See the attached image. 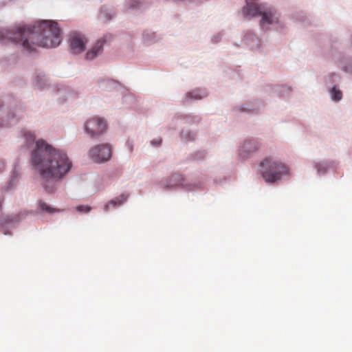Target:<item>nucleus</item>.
Masks as SVG:
<instances>
[{
    "label": "nucleus",
    "instance_id": "obj_9",
    "mask_svg": "<svg viewBox=\"0 0 352 352\" xmlns=\"http://www.w3.org/2000/svg\"><path fill=\"white\" fill-rule=\"evenodd\" d=\"M106 42L105 38H102L96 41L92 47L86 53V58L92 60L96 58L102 50L104 43Z\"/></svg>",
    "mask_w": 352,
    "mask_h": 352
},
{
    "label": "nucleus",
    "instance_id": "obj_14",
    "mask_svg": "<svg viewBox=\"0 0 352 352\" xmlns=\"http://www.w3.org/2000/svg\"><path fill=\"white\" fill-rule=\"evenodd\" d=\"M331 98L335 101H339L342 99V92L337 89L336 87H333L331 91Z\"/></svg>",
    "mask_w": 352,
    "mask_h": 352
},
{
    "label": "nucleus",
    "instance_id": "obj_1",
    "mask_svg": "<svg viewBox=\"0 0 352 352\" xmlns=\"http://www.w3.org/2000/svg\"><path fill=\"white\" fill-rule=\"evenodd\" d=\"M0 41L19 44L26 51L32 52L35 47L58 46L61 41V32L56 22L41 21L33 26L19 25L10 30H0Z\"/></svg>",
    "mask_w": 352,
    "mask_h": 352
},
{
    "label": "nucleus",
    "instance_id": "obj_4",
    "mask_svg": "<svg viewBox=\"0 0 352 352\" xmlns=\"http://www.w3.org/2000/svg\"><path fill=\"white\" fill-rule=\"evenodd\" d=\"M243 12L246 16H261L260 25L263 29H267L274 21L275 12L271 9L265 8L264 5L259 4L257 0H246V6Z\"/></svg>",
    "mask_w": 352,
    "mask_h": 352
},
{
    "label": "nucleus",
    "instance_id": "obj_2",
    "mask_svg": "<svg viewBox=\"0 0 352 352\" xmlns=\"http://www.w3.org/2000/svg\"><path fill=\"white\" fill-rule=\"evenodd\" d=\"M31 160L41 179L47 182L63 179L72 168V162L65 152L53 148L43 140L36 142Z\"/></svg>",
    "mask_w": 352,
    "mask_h": 352
},
{
    "label": "nucleus",
    "instance_id": "obj_21",
    "mask_svg": "<svg viewBox=\"0 0 352 352\" xmlns=\"http://www.w3.org/2000/svg\"><path fill=\"white\" fill-rule=\"evenodd\" d=\"M14 177H12V179H11V182H13V181H14Z\"/></svg>",
    "mask_w": 352,
    "mask_h": 352
},
{
    "label": "nucleus",
    "instance_id": "obj_7",
    "mask_svg": "<svg viewBox=\"0 0 352 352\" xmlns=\"http://www.w3.org/2000/svg\"><path fill=\"white\" fill-rule=\"evenodd\" d=\"M87 39L84 34L79 32H72L69 36V47L73 54H80L85 49Z\"/></svg>",
    "mask_w": 352,
    "mask_h": 352
},
{
    "label": "nucleus",
    "instance_id": "obj_6",
    "mask_svg": "<svg viewBox=\"0 0 352 352\" xmlns=\"http://www.w3.org/2000/svg\"><path fill=\"white\" fill-rule=\"evenodd\" d=\"M89 153L90 157L94 162L101 163L110 159L111 150L108 144H102L92 148Z\"/></svg>",
    "mask_w": 352,
    "mask_h": 352
},
{
    "label": "nucleus",
    "instance_id": "obj_18",
    "mask_svg": "<svg viewBox=\"0 0 352 352\" xmlns=\"http://www.w3.org/2000/svg\"><path fill=\"white\" fill-rule=\"evenodd\" d=\"M162 141V139H161V138H157V139H155V140H152L151 144H152L153 145H155V146H159V145H160V144H161Z\"/></svg>",
    "mask_w": 352,
    "mask_h": 352
},
{
    "label": "nucleus",
    "instance_id": "obj_20",
    "mask_svg": "<svg viewBox=\"0 0 352 352\" xmlns=\"http://www.w3.org/2000/svg\"><path fill=\"white\" fill-rule=\"evenodd\" d=\"M109 82L111 85H114L116 84V83H115V82H114V81H113V80H110Z\"/></svg>",
    "mask_w": 352,
    "mask_h": 352
},
{
    "label": "nucleus",
    "instance_id": "obj_17",
    "mask_svg": "<svg viewBox=\"0 0 352 352\" xmlns=\"http://www.w3.org/2000/svg\"><path fill=\"white\" fill-rule=\"evenodd\" d=\"M127 4L129 8H133L138 6L139 1L138 0H128Z\"/></svg>",
    "mask_w": 352,
    "mask_h": 352
},
{
    "label": "nucleus",
    "instance_id": "obj_8",
    "mask_svg": "<svg viewBox=\"0 0 352 352\" xmlns=\"http://www.w3.org/2000/svg\"><path fill=\"white\" fill-rule=\"evenodd\" d=\"M259 146L260 144L256 140H248L241 146L239 153L243 157H245L248 155L257 151Z\"/></svg>",
    "mask_w": 352,
    "mask_h": 352
},
{
    "label": "nucleus",
    "instance_id": "obj_15",
    "mask_svg": "<svg viewBox=\"0 0 352 352\" xmlns=\"http://www.w3.org/2000/svg\"><path fill=\"white\" fill-rule=\"evenodd\" d=\"M76 210L80 213L82 212H85V213H88L91 211V206H87V205H80V206H78L76 208Z\"/></svg>",
    "mask_w": 352,
    "mask_h": 352
},
{
    "label": "nucleus",
    "instance_id": "obj_19",
    "mask_svg": "<svg viewBox=\"0 0 352 352\" xmlns=\"http://www.w3.org/2000/svg\"><path fill=\"white\" fill-rule=\"evenodd\" d=\"M4 165L2 162H0V171L3 169Z\"/></svg>",
    "mask_w": 352,
    "mask_h": 352
},
{
    "label": "nucleus",
    "instance_id": "obj_3",
    "mask_svg": "<svg viewBox=\"0 0 352 352\" xmlns=\"http://www.w3.org/2000/svg\"><path fill=\"white\" fill-rule=\"evenodd\" d=\"M260 166L261 174L267 183H275L289 173L287 167L283 163L270 157L263 159Z\"/></svg>",
    "mask_w": 352,
    "mask_h": 352
},
{
    "label": "nucleus",
    "instance_id": "obj_10",
    "mask_svg": "<svg viewBox=\"0 0 352 352\" xmlns=\"http://www.w3.org/2000/svg\"><path fill=\"white\" fill-rule=\"evenodd\" d=\"M183 177L179 174H173L169 179V182H167L166 184V187L172 188L177 186L183 185Z\"/></svg>",
    "mask_w": 352,
    "mask_h": 352
},
{
    "label": "nucleus",
    "instance_id": "obj_11",
    "mask_svg": "<svg viewBox=\"0 0 352 352\" xmlns=\"http://www.w3.org/2000/svg\"><path fill=\"white\" fill-rule=\"evenodd\" d=\"M127 198H128V195H126L125 194L121 195L120 196V197H118L116 199L111 200L108 204H107L104 206V210L107 211L109 210V208L110 206H112L114 207L116 206L122 205L126 200Z\"/></svg>",
    "mask_w": 352,
    "mask_h": 352
},
{
    "label": "nucleus",
    "instance_id": "obj_12",
    "mask_svg": "<svg viewBox=\"0 0 352 352\" xmlns=\"http://www.w3.org/2000/svg\"><path fill=\"white\" fill-rule=\"evenodd\" d=\"M38 207L41 210L45 211L47 213H54L59 211L58 210L51 207L47 203L43 201H39Z\"/></svg>",
    "mask_w": 352,
    "mask_h": 352
},
{
    "label": "nucleus",
    "instance_id": "obj_16",
    "mask_svg": "<svg viewBox=\"0 0 352 352\" xmlns=\"http://www.w3.org/2000/svg\"><path fill=\"white\" fill-rule=\"evenodd\" d=\"M24 138H25L27 142L30 143L34 142L35 140V135L31 132H25L24 133Z\"/></svg>",
    "mask_w": 352,
    "mask_h": 352
},
{
    "label": "nucleus",
    "instance_id": "obj_22",
    "mask_svg": "<svg viewBox=\"0 0 352 352\" xmlns=\"http://www.w3.org/2000/svg\"><path fill=\"white\" fill-rule=\"evenodd\" d=\"M186 139L190 140L191 138L186 137Z\"/></svg>",
    "mask_w": 352,
    "mask_h": 352
},
{
    "label": "nucleus",
    "instance_id": "obj_13",
    "mask_svg": "<svg viewBox=\"0 0 352 352\" xmlns=\"http://www.w3.org/2000/svg\"><path fill=\"white\" fill-rule=\"evenodd\" d=\"M204 97V95L201 94V91L199 90H195L192 92L187 93L186 95V98L187 100H189L190 98L194 99H201Z\"/></svg>",
    "mask_w": 352,
    "mask_h": 352
},
{
    "label": "nucleus",
    "instance_id": "obj_5",
    "mask_svg": "<svg viewBox=\"0 0 352 352\" xmlns=\"http://www.w3.org/2000/svg\"><path fill=\"white\" fill-rule=\"evenodd\" d=\"M85 129L87 133L94 138L103 133L107 129V124L102 118L93 117L86 122Z\"/></svg>",
    "mask_w": 352,
    "mask_h": 352
}]
</instances>
